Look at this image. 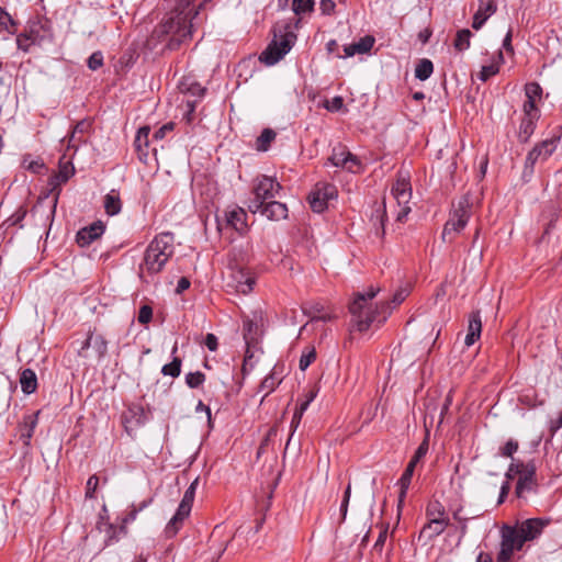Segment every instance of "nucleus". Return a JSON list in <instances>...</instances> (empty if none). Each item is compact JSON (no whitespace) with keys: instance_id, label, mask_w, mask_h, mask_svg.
<instances>
[{"instance_id":"f257e3e1","label":"nucleus","mask_w":562,"mask_h":562,"mask_svg":"<svg viewBox=\"0 0 562 562\" xmlns=\"http://www.w3.org/2000/svg\"><path fill=\"white\" fill-rule=\"evenodd\" d=\"M379 291V288L371 285L366 292L357 293L349 305L353 325L359 331H366L374 322L382 323L386 319L389 303L381 302L374 307L370 303Z\"/></svg>"},{"instance_id":"f03ea898","label":"nucleus","mask_w":562,"mask_h":562,"mask_svg":"<svg viewBox=\"0 0 562 562\" xmlns=\"http://www.w3.org/2000/svg\"><path fill=\"white\" fill-rule=\"evenodd\" d=\"M191 27L189 13H186L184 9H176L169 12L153 30L148 43L156 46L159 42L169 36L166 46L169 49H176L186 38L191 36Z\"/></svg>"},{"instance_id":"7ed1b4c3","label":"nucleus","mask_w":562,"mask_h":562,"mask_svg":"<svg viewBox=\"0 0 562 562\" xmlns=\"http://www.w3.org/2000/svg\"><path fill=\"white\" fill-rule=\"evenodd\" d=\"M175 252L173 235L161 233L147 246L143 262L139 266V276H154L159 273Z\"/></svg>"},{"instance_id":"20e7f679","label":"nucleus","mask_w":562,"mask_h":562,"mask_svg":"<svg viewBox=\"0 0 562 562\" xmlns=\"http://www.w3.org/2000/svg\"><path fill=\"white\" fill-rule=\"evenodd\" d=\"M472 204L469 193L462 195L458 203L453 204L441 234L445 243H452L456 236L464 229L471 217Z\"/></svg>"},{"instance_id":"39448f33","label":"nucleus","mask_w":562,"mask_h":562,"mask_svg":"<svg viewBox=\"0 0 562 562\" xmlns=\"http://www.w3.org/2000/svg\"><path fill=\"white\" fill-rule=\"evenodd\" d=\"M248 260L241 257L240 260L236 258L235 251L228 259L229 276L226 285L233 289L236 293L244 295L252 292L256 284V276L252 271L244 267Z\"/></svg>"},{"instance_id":"423d86ee","label":"nucleus","mask_w":562,"mask_h":562,"mask_svg":"<svg viewBox=\"0 0 562 562\" xmlns=\"http://www.w3.org/2000/svg\"><path fill=\"white\" fill-rule=\"evenodd\" d=\"M198 484H199V479L196 477L190 484V486L186 490L182 501L180 502L176 514L168 521V524L165 528L166 537H168V538L175 537L178 533V531L181 529L183 521L189 517L191 509H192Z\"/></svg>"},{"instance_id":"0eeeda50","label":"nucleus","mask_w":562,"mask_h":562,"mask_svg":"<svg viewBox=\"0 0 562 562\" xmlns=\"http://www.w3.org/2000/svg\"><path fill=\"white\" fill-rule=\"evenodd\" d=\"M281 189V184L274 178L269 176L258 177L252 190L255 198L248 204V210L254 214L259 212L265 202L274 199Z\"/></svg>"},{"instance_id":"6e6552de","label":"nucleus","mask_w":562,"mask_h":562,"mask_svg":"<svg viewBox=\"0 0 562 562\" xmlns=\"http://www.w3.org/2000/svg\"><path fill=\"white\" fill-rule=\"evenodd\" d=\"M392 195L400 206L396 221L403 222L411 212L412 186L408 171H398L396 181L392 187Z\"/></svg>"},{"instance_id":"1a4fd4ad","label":"nucleus","mask_w":562,"mask_h":562,"mask_svg":"<svg viewBox=\"0 0 562 562\" xmlns=\"http://www.w3.org/2000/svg\"><path fill=\"white\" fill-rule=\"evenodd\" d=\"M525 542L515 527L504 526L502 528L501 550L497 554V562H508L516 550L522 549Z\"/></svg>"},{"instance_id":"9d476101","label":"nucleus","mask_w":562,"mask_h":562,"mask_svg":"<svg viewBox=\"0 0 562 562\" xmlns=\"http://www.w3.org/2000/svg\"><path fill=\"white\" fill-rule=\"evenodd\" d=\"M510 471H515V473H518L519 475L515 491L518 497H522L526 493L531 492L535 488L536 467L533 462H512Z\"/></svg>"},{"instance_id":"9b49d317","label":"nucleus","mask_w":562,"mask_h":562,"mask_svg":"<svg viewBox=\"0 0 562 562\" xmlns=\"http://www.w3.org/2000/svg\"><path fill=\"white\" fill-rule=\"evenodd\" d=\"M217 226L220 231L232 228L243 235L248 229L247 213L239 206L228 207L224 211L222 217L217 216Z\"/></svg>"},{"instance_id":"f8f14e48","label":"nucleus","mask_w":562,"mask_h":562,"mask_svg":"<svg viewBox=\"0 0 562 562\" xmlns=\"http://www.w3.org/2000/svg\"><path fill=\"white\" fill-rule=\"evenodd\" d=\"M337 188L331 183L319 182L310 193L308 201L314 212L322 213L328 206L330 200L336 199Z\"/></svg>"},{"instance_id":"ddd939ff","label":"nucleus","mask_w":562,"mask_h":562,"mask_svg":"<svg viewBox=\"0 0 562 562\" xmlns=\"http://www.w3.org/2000/svg\"><path fill=\"white\" fill-rule=\"evenodd\" d=\"M46 33L45 25L40 21L30 23L24 32L16 36L18 48L27 53L33 45H41Z\"/></svg>"},{"instance_id":"4468645a","label":"nucleus","mask_w":562,"mask_h":562,"mask_svg":"<svg viewBox=\"0 0 562 562\" xmlns=\"http://www.w3.org/2000/svg\"><path fill=\"white\" fill-rule=\"evenodd\" d=\"M75 173V167L69 160H65V156L59 159L58 164V172L53 175L48 184L50 187V192H55L54 205L52 210V215L55 213L56 204L58 201V196L60 194V186L66 183Z\"/></svg>"},{"instance_id":"2eb2a0df","label":"nucleus","mask_w":562,"mask_h":562,"mask_svg":"<svg viewBox=\"0 0 562 562\" xmlns=\"http://www.w3.org/2000/svg\"><path fill=\"white\" fill-rule=\"evenodd\" d=\"M557 138H550L546 139L539 144H537L527 155L525 160V171L526 175L527 171L529 175L533 172V167L536 162L541 159H547L557 148Z\"/></svg>"},{"instance_id":"dca6fc26","label":"nucleus","mask_w":562,"mask_h":562,"mask_svg":"<svg viewBox=\"0 0 562 562\" xmlns=\"http://www.w3.org/2000/svg\"><path fill=\"white\" fill-rule=\"evenodd\" d=\"M427 451H428V442H427V440H424L416 449L413 458L411 459L404 473L402 474V476L398 481V484L401 486L400 503H402L406 496L407 490L409 487V484H411V481H412V477L414 474L415 467L426 456Z\"/></svg>"},{"instance_id":"f3484780","label":"nucleus","mask_w":562,"mask_h":562,"mask_svg":"<svg viewBox=\"0 0 562 562\" xmlns=\"http://www.w3.org/2000/svg\"><path fill=\"white\" fill-rule=\"evenodd\" d=\"M291 49V42L286 37H282L279 42L273 41L261 53L260 60L268 66L277 64Z\"/></svg>"},{"instance_id":"a211bd4d","label":"nucleus","mask_w":562,"mask_h":562,"mask_svg":"<svg viewBox=\"0 0 562 562\" xmlns=\"http://www.w3.org/2000/svg\"><path fill=\"white\" fill-rule=\"evenodd\" d=\"M291 49V42L286 37H282L279 42L273 41L261 53L260 60L268 66L277 64Z\"/></svg>"},{"instance_id":"6ab92c4d","label":"nucleus","mask_w":562,"mask_h":562,"mask_svg":"<svg viewBox=\"0 0 562 562\" xmlns=\"http://www.w3.org/2000/svg\"><path fill=\"white\" fill-rule=\"evenodd\" d=\"M548 525L549 519L530 518L522 521L516 529L521 535L522 540L527 542L538 538Z\"/></svg>"},{"instance_id":"aec40b11","label":"nucleus","mask_w":562,"mask_h":562,"mask_svg":"<svg viewBox=\"0 0 562 562\" xmlns=\"http://www.w3.org/2000/svg\"><path fill=\"white\" fill-rule=\"evenodd\" d=\"M526 101L522 110L524 114H540L537 103L542 98V88L538 82H528L525 85Z\"/></svg>"},{"instance_id":"412c9836","label":"nucleus","mask_w":562,"mask_h":562,"mask_svg":"<svg viewBox=\"0 0 562 562\" xmlns=\"http://www.w3.org/2000/svg\"><path fill=\"white\" fill-rule=\"evenodd\" d=\"M105 226L101 221H97L89 226H86L78 231L76 235V241L80 247H86L92 244L94 240L101 237L104 233Z\"/></svg>"},{"instance_id":"4be33fe9","label":"nucleus","mask_w":562,"mask_h":562,"mask_svg":"<svg viewBox=\"0 0 562 562\" xmlns=\"http://www.w3.org/2000/svg\"><path fill=\"white\" fill-rule=\"evenodd\" d=\"M496 11L497 0H479V8L473 15L472 27L480 30Z\"/></svg>"},{"instance_id":"5701e85b","label":"nucleus","mask_w":562,"mask_h":562,"mask_svg":"<svg viewBox=\"0 0 562 562\" xmlns=\"http://www.w3.org/2000/svg\"><path fill=\"white\" fill-rule=\"evenodd\" d=\"M258 324L252 319H245L243 323V331H244V339L247 346L245 359H244V368L248 363V361L252 358L251 348L255 347V345L258 341Z\"/></svg>"},{"instance_id":"b1692460","label":"nucleus","mask_w":562,"mask_h":562,"mask_svg":"<svg viewBox=\"0 0 562 562\" xmlns=\"http://www.w3.org/2000/svg\"><path fill=\"white\" fill-rule=\"evenodd\" d=\"M259 212L270 221H280L288 217V206L284 203L274 201V199L265 202Z\"/></svg>"},{"instance_id":"393cba45","label":"nucleus","mask_w":562,"mask_h":562,"mask_svg":"<svg viewBox=\"0 0 562 562\" xmlns=\"http://www.w3.org/2000/svg\"><path fill=\"white\" fill-rule=\"evenodd\" d=\"M149 134L150 127L147 125L142 126L136 132L134 139L135 151L137 153L138 159L143 162H146L148 157Z\"/></svg>"},{"instance_id":"a878e982","label":"nucleus","mask_w":562,"mask_h":562,"mask_svg":"<svg viewBox=\"0 0 562 562\" xmlns=\"http://www.w3.org/2000/svg\"><path fill=\"white\" fill-rule=\"evenodd\" d=\"M145 419V413L143 407L133 406L127 409V412L122 416L123 425L125 431L132 436L134 427L143 425Z\"/></svg>"},{"instance_id":"bb28decb","label":"nucleus","mask_w":562,"mask_h":562,"mask_svg":"<svg viewBox=\"0 0 562 562\" xmlns=\"http://www.w3.org/2000/svg\"><path fill=\"white\" fill-rule=\"evenodd\" d=\"M374 37L371 35H366L359 40L357 43H352L346 45L344 48L345 55L342 57H352L356 54H366L371 50L374 45Z\"/></svg>"},{"instance_id":"cd10ccee","label":"nucleus","mask_w":562,"mask_h":562,"mask_svg":"<svg viewBox=\"0 0 562 562\" xmlns=\"http://www.w3.org/2000/svg\"><path fill=\"white\" fill-rule=\"evenodd\" d=\"M539 117L540 114H524L518 132L519 142L527 143L530 139L536 130Z\"/></svg>"},{"instance_id":"c85d7f7f","label":"nucleus","mask_w":562,"mask_h":562,"mask_svg":"<svg viewBox=\"0 0 562 562\" xmlns=\"http://www.w3.org/2000/svg\"><path fill=\"white\" fill-rule=\"evenodd\" d=\"M38 412L34 414H27L23 417L22 423L19 426L21 439L25 445H30V441L34 435V430L37 426Z\"/></svg>"},{"instance_id":"c756f323","label":"nucleus","mask_w":562,"mask_h":562,"mask_svg":"<svg viewBox=\"0 0 562 562\" xmlns=\"http://www.w3.org/2000/svg\"><path fill=\"white\" fill-rule=\"evenodd\" d=\"M282 381V372L277 367L272 369L259 385V392L263 393L262 400L272 393Z\"/></svg>"},{"instance_id":"7c9ffc66","label":"nucleus","mask_w":562,"mask_h":562,"mask_svg":"<svg viewBox=\"0 0 562 562\" xmlns=\"http://www.w3.org/2000/svg\"><path fill=\"white\" fill-rule=\"evenodd\" d=\"M448 526L449 519H428V524L420 530V537L432 539L441 535Z\"/></svg>"},{"instance_id":"2f4dec72","label":"nucleus","mask_w":562,"mask_h":562,"mask_svg":"<svg viewBox=\"0 0 562 562\" xmlns=\"http://www.w3.org/2000/svg\"><path fill=\"white\" fill-rule=\"evenodd\" d=\"M21 390L24 394L30 395L37 389V376L32 369H24L20 373Z\"/></svg>"},{"instance_id":"473e14b6","label":"nucleus","mask_w":562,"mask_h":562,"mask_svg":"<svg viewBox=\"0 0 562 562\" xmlns=\"http://www.w3.org/2000/svg\"><path fill=\"white\" fill-rule=\"evenodd\" d=\"M103 206L108 215H117L122 210V201L119 191L112 189L108 194H105Z\"/></svg>"},{"instance_id":"72a5a7b5","label":"nucleus","mask_w":562,"mask_h":562,"mask_svg":"<svg viewBox=\"0 0 562 562\" xmlns=\"http://www.w3.org/2000/svg\"><path fill=\"white\" fill-rule=\"evenodd\" d=\"M277 133L271 128H265L256 139V149L267 151L271 143L276 139Z\"/></svg>"},{"instance_id":"f704fd0d","label":"nucleus","mask_w":562,"mask_h":562,"mask_svg":"<svg viewBox=\"0 0 562 562\" xmlns=\"http://www.w3.org/2000/svg\"><path fill=\"white\" fill-rule=\"evenodd\" d=\"M434 71L432 61L428 58L420 59L415 67V77L422 81L427 80Z\"/></svg>"},{"instance_id":"c9c22d12","label":"nucleus","mask_w":562,"mask_h":562,"mask_svg":"<svg viewBox=\"0 0 562 562\" xmlns=\"http://www.w3.org/2000/svg\"><path fill=\"white\" fill-rule=\"evenodd\" d=\"M426 515L428 519H449L446 516L443 505L438 501H432L428 504Z\"/></svg>"},{"instance_id":"e433bc0d","label":"nucleus","mask_w":562,"mask_h":562,"mask_svg":"<svg viewBox=\"0 0 562 562\" xmlns=\"http://www.w3.org/2000/svg\"><path fill=\"white\" fill-rule=\"evenodd\" d=\"M472 33L468 29H463L458 31L457 36L454 38L453 46L457 50L463 52L470 47V38Z\"/></svg>"},{"instance_id":"4c0bfd02","label":"nucleus","mask_w":562,"mask_h":562,"mask_svg":"<svg viewBox=\"0 0 562 562\" xmlns=\"http://www.w3.org/2000/svg\"><path fill=\"white\" fill-rule=\"evenodd\" d=\"M348 154L349 151L344 146L334 147L328 160L333 166L342 168L346 166V157Z\"/></svg>"},{"instance_id":"58836bf2","label":"nucleus","mask_w":562,"mask_h":562,"mask_svg":"<svg viewBox=\"0 0 562 562\" xmlns=\"http://www.w3.org/2000/svg\"><path fill=\"white\" fill-rule=\"evenodd\" d=\"M0 29L10 34H14L16 32V23L12 19V16L0 7Z\"/></svg>"},{"instance_id":"ea45409f","label":"nucleus","mask_w":562,"mask_h":562,"mask_svg":"<svg viewBox=\"0 0 562 562\" xmlns=\"http://www.w3.org/2000/svg\"><path fill=\"white\" fill-rule=\"evenodd\" d=\"M181 364H182L181 359L179 357L175 356L170 363L162 366L161 373L164 375L178 378L181 373Z\"/></svg>"},{"instance_id":"a19ab883","label":"nucleus","mask_w":562,"mask_h":562,"mask_svg":"<svg viewBox=\"0 0 562 562\" xmlns=\"http://www.w3.org/2000/svg\"><path fill=\"white\" fill-rule=\"evenodd\" d=\"M482 331V318L480 311L472 312L469 317L468 333H473L480 337Z\"/></svg>"},{"instance_id":"79ce46f5","label":"nucleus","mask_w":562,"mask_h":562,"mask_svg":"<svg viewBox=\"0 0 562 562\" xmlns=\"http://www.w3.org/2000/svg\"><path fill=\"white\" fill-rule=\"evenodd\" d=\"M180 90L182 92L191 93L192 95L202 97L205 92V88H203L199 82L196 81H188L184 80L180 83Z\"/></svg>"},{"instance_id":"37998d69","label":"nucleus","mask_w":562,"mask_h":562,"mask_svg":"<svg viewBox=\"0 0 562 562\" xmlns=\"http://www.w3.org/2000/svg\"><path fill=\"white\" fill-rule=\"evenodd\" d=\"M315 359H316L315 348L314 347L305 348V350L303 351V353L300 358V362H299L300 370L305 371Z\"/></svg>"},{"instance_id":"c03bdc74","label":"nucleus","mask_w":562,"mask_h":562,"mask_svg":"<svg viewBox=\"0 0 562 562\" xmlns=\"http://www.w3.org/2000/svg\"><path fill=\"white\" fill-rule=\"evenodd\" d=\"M205 381V374L201 371L189 372L186 375V383L190 389H196L201 386Z\"/></svg>"},{"instance_id":"a18cd8bd","label":"nucleus","mask_w":562,"mask_h":562,"mask_svg":"<svg viewBox=\"0 0 562 562\" xmlns=\"http://www.w3.org/2000/svg\"><path fill=\"white\" fill-rule=\"evenodd\" d=\"M371 221H374V225L381 226V233L384 234V223L386 221V212L384 202L380 204L375 212L372 214Z\"/></svg>"},{"instance_id":"49530a36","label":"nucleus","mask_w":562,"mask_h":562,"mask_svg":"<svg viewBox=\"0 0 562 562\" xmlns=\"http://www.w3.org/2000/svg\"><path fill=\"white\" fill-rule=\"evenodd\" d=\"M313 0H293L292 8L295 14H303L313 10Z\"/></svg>"},{"instance_id":"de8ad7c7","label":"nucleus","mask_w":562,"mask_h":562,"mask_svg":"<svg viewBox=\"0 0 562 562\" xmlns=\"http://www.w3.org/2000/svg\"><path fill=\"white\" fill-rule=\"evenodd\" d=\"M323 106L329 112H339L344 108V99L336 95L330 100H325Z\"/></svg>"},{"instance_id":"09e8293b","label":"nucleus","mask_w":562,"mask_h":562,"mask_svg":"<svg viewBox=\"0 0 562 562\" xmlns=\"http://www.w3.org/2000/svg\"><path fill=\"white\" fill-rule=\"evenodd\" d=\"M93 348L98 352L99 357H104L108 352V342L101 335H93Z\"/></svg>"},{"instance_id":"8fccbe9b","label":"nucleus","mask_w":562,"mask_h":562,"mask_svg":"<svg viewBox=\"0 0 562 562\" xmlns=\"http://www.w3.org/2000/svg\"><path fill=\"white\" fill-rule=\"evenodd\" d=\"M103 65V55L101 52H94L88 58V67L91 70H97Z\"/></svg>"},{"instance_id":"3c124183","label":"nucleus","mask_w":562,"mask_h":562,"mask_svg":"<svg viewBox=\"0 0 562 562\" xmlns=\"http://www.w3.org/2000/svg\"><path fill=\"white\" fill-rule=\"evenodd\" d=\"M498 70L499 68L495 64L483 66L480 71L479 78L482 81H486L488 78L495 76L498 72Z\"/></svg>"},{"instance_id":"603ef678","label":"nucleus","mask_w":562,"mask_h":562,"mask_svg":"<svg viewBox=\"0 0 562 562\" xmlns=\"http://www.w3.org/2000/svg\"><path fill=\"white\" fill-rule=\"evenodd\" d=\"M99 484V477L94 474L91 475L87 481L86 486V497L87 498H94V493L97 491Z\"/></svg>"},{"instance_id":"864d4df0","label":"nucleus","mask_w":562,"mask_h":562,"mask_svg":"<svg viewBox=\"0 0 562 562\" xmlns=\"http://www.w3.org/2000/svg\"><path fill=\"white\" fill-rule=\"evenodd\" d=\"M153 318V308L149 305H143L138 312V322L140 324H148Z\"/></svg>"},{"instance_id":"5fc2aeb1","label":"nucleus","mask_w":562,"mask_h":562,"mask_svg":"<svg viewBox=\"0 0 562 562\" xmlns=\"http://www.w3.org/2000/svg\"><path fill=\"white\" fill-rule=\"evenodd\" d=\"M350 496H351V486H350V484H348V486L344 493V498H342V502L340 505L341 520L346 519Z\"/></svg>"},{"instance_id":"6e6d98bb","label":"nucleus","mask_w":562,"mask_h":562,"mask_svg":"<svg viewBox=\"0 0 562 562\" xmlns=\"http://www.w3.org/2000/svg\"><path fill=\"white\" fill-rule=\"evenodd\" d=\"M173 127H175V124L169 122V123H166L164 124L161 127H159L153 135V138L155 140H161L165 138V136L167 135V133H170L173 131Z\"/></svg>"},{"instance_id":"4d7b16f0","label":"nucleus","mask_w":562,"mask_h":562,"mask_svg":"<svg viewBox=\"0 0 562 562\" xmlns=\"http://www.w3.org/2000/svg\"><path fill=\"white\" fill-rule=\"evenodd\" d=\"M518 450V442L515 440H508L501 450L503 457L512 458L513 454Z\"/></svg>"},{"instance_id":"13d9d810","label":"nucleus","mask_w":562,"mask_h":562,"mask_svg":"<svg viewBox=\"0 0 562 562\" xmlns=\"http://www.w3.org/2000/svg\"><path fill=\"white\" fill-rule=\"evenodd\" d=\"M302 416H303V414L299 413L296 411L293 414V417H292V420H291V429H292V431H291L290 437H289V439L286 441L285 450L289 448V446L291 443V440L293 438V434L297 429V427H299V425L301 423Z\"/></svg>"},{"instance_id":"bf43d9fd","label":"nucleus","mask_w":562,"mask_h":562,"mask_svg":"<svg viewBox=\"0 0 562 562\" xmlns=\"http://www.w3.org/2000/svg\"><path fill=\"white\" fill-rule=\"evenodd\" d=\"M360 167V162L357 158V156L352 155L350 151L348 156L346 157V166H344V169H347L348 171L356 172Z\"/></svg>"},{"instance_id":"052dcab7","label":"nucleus","mask_w":562,"mask_h":562,"mask_svg":"<svg viewBox=\"0 0 562 562\" xmlns=\"http://www.w3.org/2000/svg\"><path fill=\"white\" fill-rule=\"evenodd\" d=\"M336 4L333 0H322L319 3V9L323 14L330 15L334 13Z\"/></svg>"},{"instance_id":"680f3d73","label":"nucleus","mask_w":562,"mask_h":562,"mask_svg":"<svg viewBox=\"0 0 562 562\" xmlns=\"http://www.w3.org/2000/svg\"><path fill=\"white\" fill-rule=\"evenodd\" d=\"M204 345L210 351H216L218 347L217 337L214 334L209 333L205 336Z\"/></svg>"},{"instance_id":"e2e57ef3","label":"nucleus","mask_w":562,"mask_h":562,"mask_svg":"<svg viewBox=\"0 0 562 562\" xmlns=\"http://www.w3.org/2000/svg\"><path fill=\"white\" fill-rule=\"evenodd\" d=\"M560 428H562V409L558 418L551 419L549 422V431L552 437L559 431Z\"/></svg>"},{"instance_id":"0e129e2a","label":"nucleus","mask_w":562,"mask_h":562,"mask_svg":"<svg viewBox=\"0 0 562 562\" xmlns=\"http://www.w3.org/2000/svg\"><path fill=\"white\" fill-rule=\"evenodd\" d=\"M387 538V527H382L379 537L374 543V549L382 550L384 542Z\"/></svg>"},{"instance_id":"69168bd1","label":"nucleus","mask_w":562,"mask_h":562,"mask_svg":"<svg viewBox=\"0 0 562 562\" xmlns=\"http://www.w3.org/2000/svg\"><path fill=\"white\" fill-rule=\"evenodd\" d=\"M190 280L186 277H182L179 279L178 281V284H177V288H176V292L178 294L182 293L183 291L188 290L190 288Z\"/></svg>"},{"instance_id":"338daca9","label":"nucleus","mask_w":562,"mask_h":562,"mask_svg":"<svg viewBox=\"0 0 562 562\" xmlns=\"http://www.w3.org/2000/svg\"><path fill=\"white\" fill-rule=\"evenodd\" d=\"M406 296H407V291L406 290H400V291H397L394 294L392 303L394 305H398V304H401L405 300Z\"/></svg>"},{"instance_id":"774afa93","label":"nucleus","mask_w":562,"mask_h":562,"mask_svg":"<svg viewBox=\"0 0 562 562\" xmlns=\"http://www.w3.org/2000/svg\"><path fill=\"white\" fill-rule=\"evenodd\" d=\"M503 47L510 54H514V48L512 46V30H509L503 41Z\"/></svg>"}]
</instances>
